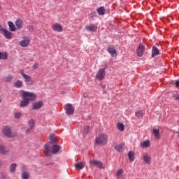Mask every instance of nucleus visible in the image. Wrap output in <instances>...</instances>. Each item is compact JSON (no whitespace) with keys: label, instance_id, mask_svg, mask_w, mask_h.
<instances>
[{"label":"nucleus","instance_id":"obj_1","mask_svg":"<svg viewBox=\"0 0 179 179\" xmlns=\"http://www.w3.org/2000/svg\"><path fill=\"white\" fill-rule=\"evenodd\" d=\"M20 96L22 99V101L20 102V107H27L29 106V103L30 101H33V100H36V94L33 92H20Z\"/></svg>","mask_w":179,"mask_h":179},{"label":"nucleus","instance_id":"obj_2","mask_svg":"<svg viewBox=\"0 0 179 179\" xmlns=\"http://www.w3.org/2000/svg\"><path fill=\"white\" fill-rule=\"evenodd\" d=\"M50 148L51 143H49L45 145L43 152L45 155H48V156H50L51 153H52V155H57V152L61 149V146L57 144L53 145L52 150Z\"/></svg>","mask_w":179,"mask_h":179},{"label":"nucleus","instance_id":"obj_3","mask_svg":"<svg viewBox=\"0 0 179 179\" xmlns=\"http://www.w3.org/2000/svg\"><path fill=\"white\" fill-rule=\"evenodd\" d=\"M108 139V136L107 134H100L98 137L96 138V144L99 145L100 146H103V145H106L107 143Z\"/></svg>","mask_w":179,"mask_h":179},{"label":"nucleus","instance_id":"obj_4","mask_svg":"<svg viewBox=\"0 0 179 179\" xmlns=\"http://www.w3.org/2000/svg\"><path fill=\"white\" fill-rule=\"evenodd\" d=\"M0 31L7 40H12L13 38V34L8 30V29L2 27V25H0Z\"/></svg>","mask_w":179,"mask_h":179},{"label":"nucleus","instance_id":"obj_5","mask_svg":"<svg viewBox=\"0 0 179 179\" xmlns=\"http://www.w3.org/2000/svg\"><path fill=\"white\" fill-rule=\"evenodd\" d=\"M20 73L22 75V78H24L26 85L28 86H31V85H33V79L31 77H30V76L24 73L23 70H20Z\"/></svg>","mask_w":179,"mask_h":179},{"label":"nucleus","instance_id":"obj_6","mask_svg":"<svg viewBox=\"0 0 179 179\" xmlns=\"http://www.w3.org/2000/svg\"><path fill=\"white\" fill-rule=\"evenodd\" d=\"M30 44V38L29 36H24L22 39L19 42V45L22 48H26V47H29Z\"/></svg>","mask_w":179,"mask_h":179},{"label":"nucleus","instance_id":"obj_7","mask_svg":"<svg viewBox=\"0 0 179 179\" xmlns=\"http://www.w3.org/2000/svg\"><path fill=\"white\" fill-rule=\"evenodd\" d=\"M104 78H106V69H100L96 74V79L103 80Z\"/></svg>","mask_w":179,"mask_h":179},{"label":"nucleus","instance_id":"obj_8","mask_svg":"<svg viewBox=\"0 0 179 179\" xmlns=\"http://www.w3.org/2000/svg\"><path fill=\"white\" fill-rule=\"evenodd\" d=\"M143 160L145 164H152V156H150V154L145 152L143 155Z\"/></svg>","mask_w":179,"mask_h":179},{"label":"nucleus","instance_id":"obj_9","mask_svg":"<svg viewBox=\"0 0 179 179\" xmlns=\"http://www.w3.org/2000/svg\"><path fill=\"white\" fill-rule=\"evenodd\" d=\"M90 166H95V167H98V169H104V166H103V162L97 160H90Z\"/></svg>","mask_w":179,"mask_h":179},{"label":"nucleus","instance_id":"obj_10","mask_svg":"<svg viewBox=\"0 0 179 179\" xmlns=\"http://www.w3.org/2000/svg\"><path fill=\"white\" fill-rule=\"evenodd\" d=\"M52 29L53 31H57V33H61V31H64V28L62 25L59 23H55L52 25Z\"/></svg>","mask_w":179,"mask_h":179},{"label":"nucleus","instance_id":"obj_11","mask_svg":"<svg viewBox=\"0 0 179 179\" xmlns=\"http://www.w3.org/2000/svg\"><path fill=\"white\" fill-rule=\"evenodd\" d=\"M65 110H66V114H68V115H72V114H73L75 109L73 108V107L72 106V104L71 103H67L65 106Z\"/></svg>","mask_w":179,"mask_h":179},{"label":"nucleus","instance_id":"obj_12","mask_svg":"<svg viewBox=\"0 0 179 179\" xmlns=\"http://www.w3.org/2000/svg\"><path fill=\"white\" fill-rule=\"evenodd\" d=\"M3 134L8 136V138H13L15 136V134H13L12 131H10V128L9 127H4L3 129Z\"/></svg>","mask_w":179,"mask_h":179},{"label":"nucleus","instance_id":"obj_13","mask_svg":"<svg viewBox=\"0 0 179 179\" xmlns=\"http://www.w3.org/2000/svg\"><path fill=\"white\" fill-rule=\"evenodd\" d=\"M43 101H38L37 102H34L32 104V108L33 110H40L41 108L43 107Z\"/></svg>","mask_w":179,"mask_h":179},{"label":"nucleus","instance_id":"obj_14","mask_svg":"<svg viewBox=\"0 0 179 179\" xmlns=\"http://www.w3.org/2000/svg\"><path fill=\"white\" fill-rule=\"evenodd\" d=\"M87 31H96L97 30V24H91L85 27Z\"/></svg>","mask_w":179,"mask_h":179},{"label":"nucleus","instance_id":"obj_15","mask_svg":"<svg viewBox=\"0 0 179 179\" xmlns=\"http://www.w3.org/2000/svg\"><path fill=\"white\" fill-rule=\"evenodd\" d=\"M107 51L110 54L111 57H117V50L113 46H109Z\"/></svg>","mask_w":179,"mask_h":179},{"label":"nucleus","instance_id":"obj_16","mask_svg":"<svg viewBox=\"0 0 179 179\" xmlns=\"http://www.w3.org/2000/svg\"><path fill=\"white\" fill-rule=\"evenodd\" d=\"M143 52H145V48H143V45H139L138 48H137L138 57H142L143 55Z\"/></svg>","mask_w":179,"mask_h":179},{"label":"nucleus","instance_id":"obj_17","mask_svg":"<svg viewBox=\"0 0 179 179\" xmlns=\"http://www.w3.org/2000/svg\"><path fill=\"white\" fill-rule=\"evenodd\" d=\"M15 27L17 29V30H20L22 27H23V20L21 19H17L15 21Z\"/></svg>","mask_w":179,"mask_h":179},{"label":"nucleus","instance_id":"obj_18","mask_svg":"<svg viewBox=\"0 0 179 179\" xmlns=\"http://www.w3.org/2000/svg\"><path fill=\"white\" fill-rule=\"evenodd\" d=\"M8 24L10 31H16V30H17V29L16 28V26L13 22L8 21Z\"/></svg>","mask_w":179,"mask_h":179},{"label":"nucleus","instance_id":"obj_19","mask_svg":"<svg viewBox=\"0 0 179 179\" xmlns=\"http://www.w3.org/2000/svg\"><path fill=\"white\" fill-rule=\"evenodd\" d=\"M124 146H125L124 143H120L115 145L114 148L117 152H122L124 150Z\"/></svg>","mask_w":179,"mask_h":179},{"label":"nucleus","instance_id":"obj_20","mask_svg":"<svg viewBox=\"0 0 179 179\" xmlns=\"http://www.w3.org/2000/svg\"><path fill=\"white\" fill-rule=\"evenodd\" d=\"M152 134L156 139H160V131L159 129H153Z\"/></svg>","mask_w":179,"mask_h":179},{"label":"nucleus","instance_id":"obj_21","mask_svg":"<svg viewBox=\"0 0 179 179\" xmlns=\"http://www.w3.org/2000/svg\"><path fill=\"white\" fill-rule=\"evenodd\" d=\"M84 167H85V162H83L75 164V168L77 170H82L83 169H84Z\"/></svg>","mask_w":179,"mask_h":179},{"label":"nucleus","instance_id":"obj_22","mask_svg":"<svg viewBox=\"0 0 179 179\" xmlns=\"http://www.w3.org/2000/svg\"><path fill=\"white\" fill-rule=\"evenodd\" d=\"M116 127L117 129L120 131V132H124V131L125 130V126L121 122H117Z\"/></svg>","mask_w":179,"mask_h":179},{"label":"nucleus","instance_id":"obj_23","mask_svg":"<svg viewBox=\"0 0 179 179\" xmlns=\"http://www.w3.org/2000/svg\"><path fill=\"white\" fill-rule=\"evenodd\" d=\"M140 146L141 148H149L150 146V141L149 140H145L141 143Z\"/></svg>","mask_w":179,"mask_h":179},{"label":"nucleus","instance_id":"obj_24","mask_svg":"<svg viewBox=\"0 0 179 179\" xmlns=\"http://www.w3.org/2000/svg\"><path fill=\"white\" fill-rule=\"evenodd\" d=\"M160 54V51L157 48L154 46L152 48V57H156V55H159Z\"/></svg>","mask_w":179,"mask_h":179},{"label":"nucleus","instance_id":"obj_25","mask_svg":"<svg viewBox=\"0 0 179 179\" xmlns=\"http://www.w3.org/2000/svg\"><path fill=\"white\" fill-rule=\"evenodd\" d=\"M128 157L131 162H134L135 160V152L132 151L129 152Z\"/></svg>","mask_w":179,"mask_h":179},{"label":"nucleus","instance_id":"obj_26","mask_svg":"<svg viewBox=\"0 0 179 179\" xmlns=\"http://www.w3.org/2000/svg\"><path fill=\"white\" fill-rule=\"evenodd\" d=\"M97 12L98 14L101 16L106 13V10L104 9V7H100L97 9Z\"/></svg>","mask_w":179,"mask_h":179},{"label":"nucleus","instance_id":"obj_27","mask_svg":"<svg viewBox=\"0 0 179 179\" xmlns=\"http://www.w3.org/2000/svg\"><path fill=\"white\" fill-rule=\"evenodd\" d=\"M0 152L2 153V155H6V153H8V150H6V148H5V146L3 145H0Z\"/></svg>","mask_w":179,"mask_h":179},{"label":"nucleus","instance_id":"obj_28","mask_svg":"<svg viewBox=\"0 0 179 179\" xmlns=\"http://www.w3.org/2000/svg\"><path fill=\"white\" fill-rule=\"evenodd\" d=\"M8 53L6 52H0V59H7Z\"/></svg>","mask_w":179,"mask_h":179},{"label":"nucleus","instance_id":"obj_29","mask_svg":"<svg viewBox=\"0 0 179 179\" xmlns=\"http://www.w3.org/2000/svg\"><path fill=\"white\" fill-rule=\"evenodd\" d=\"M16 167H17L16 164H12L10 166V171L11 173H15V171L16 170Z\"/></svg>","mask_w":179,"mask_h":179},{"label":"nucleus","instance_id":"obj_30","mask_svg":"<svg viewBox=\"0 0 179 179\" xmlns=\"http://www.w3.org/2000/svg\"><path fill=\"white\" fill-rule=\"evenodd\" d=\"M50 145L51 143H55L56 139H55V136L54 134H50Z\"/></svg>","mask_w":179,"mask_h":179},{"label":"nucleus","instance_id":"obj_31","mask_svg":"<svg viewBox=\"0 0 179 179\" xmlns=\"http://www.w3.org/2000/svg\"><path fill=\"white\" fill-rule=\"evenodd\" d=\"M15 87H22V86H23V82H22L20 80H17L15 83Z\"/></svg>","mask_w":179,"mask_h":179},{"label":"nucleus","instance_id":"obj_32","mask_svg":"<svg viewBox=\"0 0 179 179\" xmlns=\"http://www.w3.org/2000/svg\"><path fill=\"white\" fill-rule=\"evenodd\" d=\"M136 115L138 117V118H142V117H143V112L138 110L136 112Z\"/></svg>","mask_w":179,"mask_h":179},{"label":"nucleus","instance_id":"obj_33","mask_svg":"<svg viewBox=\"0 0 179 179\" xmlns=\"http://www.w3.org/2000/svg\"><path fill=\"white\" fill-rule=\"evenodd\" d=\"M28 125L29 128H31V129H33V127H34V120H29L28 122Z\"/></svg>","mask_w":179,"mask_h":179},{"label":"nucleus","instance_id":"obj_34","mask_svg":"<svg viewBox=\"0 0 179 179\" xmlns=\"http://www.w3.org/2000/svg\"><path fill=\"white\" fill-rule=\"evenodd\" d=\"M22 179H29V173L23 172L22 174Z\"/></svg>","mask_w":179,"mask_h":179},{"label":"nucleus","instance_id":"obj_35","mask_svg":"<svg viewBox=\"0 0 179 179\" xmlns=\"http://www.w3.org/2000/svg\"><path fill=\"white\" fill-rule=\"evenodd\" d=\"M15 118L19 119L20 117H22V113L20 112H15L14 113Z\"/></svg>","mask_w":179,"mask_h":179},{"label":"nucleus","instance_id":"obj_36","mask_svg":"<svg viewBox=\"0 0 179 179\" xmlns=\"http://www.w3.org/2000/svg\"><path fill=\"white\" fill-rule=\"evenodd\" d=\"M117 177L120 178V177H122V169H119L116 174Z\"/></svg>","mask_w":179,"mask_h":179},{"label":"nucleus","instance_id":"obj_37","mask_svg":"<svg viewBox=\"0 0 179 179\" xmlns=\"http://www.w3.org/2000/svg\"><path fill=\"white\" fill-rule=\"evenodd\" d=\"M12 76H8L5 78V82H10L12 80Z\"/></svg>","mask_w":179,"mask_h":179},{"label":"nucleus","instance_id":"obj_38","mask_svg":"<svg viewBox=\"0 0 179 179\" xmlns=\"http://www.w3.org/2000/svg\"><path fill=\"white\" fill-rule=\"evenodd\" d=\"M38 68V64L36 63L33 65V69H37Z\"/></svg>","mask_w":179,"mask_h":179},{"label":"nucleus","instance_id":"obj_39","mask_svg":"<svg viewBox=\"0 0 179 179\" xmlns=\"http://www.w3.org/2000/svg\"><path fill=\"white\" fill-rule=\"evenodd\" d=\"M31 129H31V127H29V129H27L26 130V134H30V131H31Z\"/></svg>","mask_w":179,"mask_h":179},{"label":"nucleus","instance_id":"obj_40","mask_svg":"<svg viewBox=\"0 0 179 179\" xmlns=\"http://www.w3.org/2000/svg\"><path fill=\"white\" fill-rule=\"evenodd\" d=\"M176 87H178V86H179V80H176Z\"/></svg>","mask_w":179,"mask_h":179},{"label":"nucleus","instance_id":"obj_41","mask_svg":"<svg viewBox=\"0 0 179 179\" xmlns=\"http://www.w3.org/2000/svg\"><path fill=\"white\" fill-rule=\"evenodd\" d=\"M175 99L179 101V95H176Z\"/></svg>","mask_w":179,"mask_h":179},{"label":"nucleus","instance_id":"obj_42","mask_svg":"<svg viewBox=\"0 0 179 179\" xmlns=\"http://www.w3.org/2000/svg\"><path fill=\"white\" fill-rule=\"evenodd\" d=\"M104 87H104V86H103V89H104Z\"/></svg>","mask_w":179,"mask_h":179},{"label":"nucleus","instance_id":"obj_43","mask_svg":"<svg viewBox=\"0 0 179 179\" xmlns=\"http://www.w3.org/2000/svg\"><path fill=\"white\" fill-rule=\"evenodd\" d=\"M0 103H1V100H0Z\"/></svg>","mask_w":179,"mask_h":179}]
</instances>
